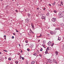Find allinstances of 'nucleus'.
<instances>
[{"label": "nucleus", "instance_id": "f257e3e1", "mask_svg": "<svg viewBox=\"0 0 64 64\" xmlns=\"http://www.w3.org/2000/svg\"><path fill=\"white\" fill-rule=\"evenodd\" d=\"M58 15L60 18H61L63 16V14L61 12H60L58 13Z\"/></svg>", "mask_w": 64, "mask_h": 64}, {"label": "nucleus", "instance_id": "f03ea898", "mask_svg": "<svg viewBox=\"0 0 64 64\" xmlns=\"http://www.w3.org/2000/svg\"><path fill=\"white\" fill-rule=\"evenodd\" d=\"M56 18H53L52 19V22H56Z\"/></svg>", "mask_w": 64, "mask_h": 64}, {"label": "nucleus", "instance_id": "7ed1b4c3", "mask_svg": "<svg viewBox=\"0 0 64 64\" xmlns=\"http://www.w3.org/2000/svg\"><path fill=\"white\" fill-rule=\"evenodd\" d=\"M48 63H52L53 61L52 60L50 59H49L48 60Z\"/></svg>", "mask_w": 64, "mask_h": 64}, {"label": "nucleus", "instance_id": "20e7f679", "mask_svg": "<svg viewBox=\"0 0 64 64\" xmlns=\"http://www.w3.org/2000/svg\"><path fill=\"white\" fill-rule=\"evenodd\" d=\"M48 45L49 46H50L51 44H52V42L51 41H50L48 43Z\"/></svg>", "mask_w": 64, "mask_h": 64}, {"label": "nucleus", "instance_id": "39448f33", "mask_svg": "<svg viewBox=\"0 0 64 64\" xmlns=\"http://www.w3.org/2000/svg\"><path fill=\"white\" fill-rule=\"evenodd\" d=\"M41 19H44V20H46V18L45 16H42L41 18Z\"/></svg>", "mask_w": 64, "mask_h": 64}, {"label": "nucleus", "instance_id": "423d86ee", "mask_svg": "<svg viewBox=\"0 0 64 64\" xmlns=\"http://www.w3.org/2000/svg\"><path fill=\"white\" fill-rule=\"evenodd\" d=\"M53 61L54 62V63H56V64H57V63H58L57 62H56V61L55 59L53 60Z\"/></svg>", "mask_w": 64, "mask_h": 64}, {"label": "nucleus", "instance_id": "0eeeda50", "mask_svg": "<svg viewBox=\"0 0 64 64\" xmlns=\"http://www.w3.org/2000/svg\"><path fill=\"white\" fill-rule=\"evenodd\" d=\"M34 46V45H33V44H31L30 46V47L31 48H33Z\"/></svg>", "mask_w": 64, "mask_h": 64}, {"label": "nucleus", "instance_id": "6e6552de", "mask_svg": "<svg viewBox=\"0 0 64 64\" xmlns=\"http://www.w3.org/2000/svg\"><path fill=\"white\" fill-rule=\"evenodd\" d=\"M30 33H33V34H34V32H33V31H32V30L31 29V28H30Z\"/></svg>", "mask_w": 64, "mask_h": 64}, {"label": "nucleus", "instance_id": "1a4fd4ad", "mask_svg": "<svg viewBox=\"0 0 64 64\" xmlns=\"http://www.w3.org/2000/svg\"><path fill=\"white\" fill-rule=\"evenodd\" d=\"M58 40H59V41H60L61 40V38L59 37H58Z\"/></svg>", "mask_w": 64, "mask_h": 64}, {"label": "nucleus", "instance_id": "9d476101", "mask_svg": "<svg viewBox=\"0 0 64 64\" xmlns=\"http://www.w3.org/2000/svg\"><path fill=\"white\" fill-rule=\"evenodd\" d=\"M32 24H33V23H32L31 24V26H32V28H34V25H32Z\"/></svg>", "mask_w": 64, "mask_h": 64}, {"label": "nucleus", "instance_id": "9b49d317", "mask_svg": "<svg viewBox=\"0 0 64 64\" xmlns=\"http://www.w3.org/2000/svg\"><path fill=\"white\" fill-rule=\"evenodd\" d=\"M46 42V40H43V43L44 44H45Z\"/></svg>", "mask_w": 64, "mask_h": 64}, {"label": "nucleus", "instance_id": "f8f14e48", "mask_svg": "<svg viewBox=\"0 0 64 64\" xmlns=\"http://www.w3.org/2000/svg\"><path fill=\"white\" fill-rule=\"evenodd\" d=\"M4 40H6V36L4 35Z\"/></svg>", "mask_w": 64, "mask_h": 64}, {"label": "nucleus", "instance_id": "ddd939ff", "mask_svg": "<svg viewBox=\"0 0 64 64\" xmlns=\"http://www.w3.org/2000/svg\"><path fill=\"white\" fill-rule=\"evenodd\" d=\"M45 53L46 54H48V50H47L46 49V51L45 52Z\"/></svg>", "mask_w": 64, "mask_h": 64}, {"label": "nucleus", "instance_id": "4468645a", "mask_svg": "<svg viewBox=\"0 0 64 64\" xmlns=\"http://www.w3.org/2000/svg\"><path fill=\"white\" fill-rule=\"evenodd\" d=\"M55 53H56V56H57V55H58V52L57 51H56Z\"/></svg>", "mask_w": 64, "mask_h": 64}, {"label": "nucleus", "instance_id": "2eb2a0df", "mask_svg": "<svg viewBox=\"0 0 64 64\" xmlns=\"http://www.w3.org/2000/svg\"><path fill=\"white\" fill-rule=\"evenodd\" d=\"M34 63H35V61H33L32 62L31 64H34Z\"/></svg>", "mask_w": 64, "mask_h": 64}, {"label": "nucleus", "instance_id": "dca6fc26", "mask_svg": "<svg viewBox=\"0 0 64 64\" xmlns=\"http://www.w3.org/2000/svg\"><path fill=\"white\" fill-rule=\"evenodd\" d=\"M60 25H61V26H62L63 27V26H64V24H60Z\"/></svg>", "mask_w": 64, "mask_h": 64}, {"label": "nucleus", "instance_id": "f3484780", "mask_svg": "<svg viewBox=\"0 0 64 64\" xmlns=\"http://www.w3.org/2000/svg\"><path fill=\"white\" fill-rule=\"evenodd\" d=\"M26 21L27 22H28L29 21V19H28V18H26Z\"/></svg>", "mask_w": 64, "mask_h": 64}, {"label": "nucleus", "instance_id": "a211bd4d", "mask_svg": "<svg viewBox=\"0 0 64 64\" xmlns=\"http://www.w3.org/2000/svg\"><path fill=\"white\" fill-rule=\"evenodd\" d=\"M25 42L26 43H28V41L27 40H25Z\"/></svg>", "mask_w": 64, "mask_h": 64}, {"label": "nucleus", "instance_id": "6ab92c4d", "mask_svg": "<svg viewBox=\"0 0 64 64\" xmlns=\"http://www.w3.org/2000/svg\"><path fill=\"white\" fill-rule=\"evenodd\" d=\"M8 60H10H10H11V58H8Z\"/></svg>", "mask_w": 64, "mask_h": 64}, {"label": "nucleus", "instance_id": "aec40b11", "mask_svg": "<svg viewBox=\"0 0 64 64\" xmlns=\"http://www.w3.org/2000/svg\"><path fill=\"white\" fill-rule=\"evenodd\" d=\"M46 15L47 16H49V13L48 12V13H47Z\"/></svg>", "mask_w": 64, "mask_h": 64}, {"label": "nucleus", "instance_id": "412c9836", "mask_svg": "<svg viewBox=\"0 0 64 64\" xmlns=\"http://www.w3.org/2000/svg\"><path fill=\"white\" fill-rule=\"evenodd\" d=\"M28 17H30V14H28Z\"/></svg>", "mask_w": 64, "mask_h": 64}, {"label": "nucleus", "instance_id": "4be33fe9", "mask_svg": "<svg viewBox=\"0 0 64 64\" xmlns=\"http://www.w3.org/2000/svg\"><path fill=\"white\" fill-rule=\"evenodd\" d=\"M4 51L5 52H8V51L5 50H4Z\"/></svg>", "mask_w": 64, "mask_h": 64}, {"label": "nucleus", "instance_id": "5701e85b", "mask_svg": "<svg viewBox=\"0 0 64 64\" xmlns=\"http://www.w3.org/2000/svg\"><path fill=\"white\" fill-rule=\"evenodd\" d=\"M50 34H54V32H50Z\"/></svg>", "mask_w": 64, "mask_h": 64}, {"label": "nucleus", "instance_id": "b1692460", "mask_svg": "<svg viewBox=\"0 0 64 64\" xmlns=\"http://www.w3.org/2000/svg\"><path fill=\"white\" fill-rule=\"evenodd\" d=\"M42 37V35L41 34H40V36H38V37Z\"/></svg>", "mask_w": 64, "mask_h": 64}, {"label": "nucleus", "instance_id": "393cba45", "mask_svg": "<svg viewBox=\"0 0 64 64\" xmlns=\"http://www.w3.org/2000/svg\"><path fill=\"white\" fill-rule=\"evenodd\" d=\"M42 50H43V49L42 48L40 49V51H42Z\"/></svg>", "mask_w": 64, "mask_h": 64}, {"label": "nucleus", "instance_id": "a878e982", "mask_svg": "<svg viewBox=\"0 0 64 64\" xmlns=\"http://www.w3.org/2000/svg\"><path fill=\"white\" fill-rule=\"evenodd\" d=\"M54 45V43H52V44H51V46H53Z\"/></svg>", "mask_w": 64, "mask_h": 64}, {"label": "nucleus", "instance_id": "bb28decb", "mask_svg": "<svg viewBox=\"0 0 64 64\" xmlns=\"http://www.w3.org/2000/svg\"><path fill=\"white\" fill-rule=\"evenodd\" d=\"M39 56L40 57H42V54H39Z\"/></svg>", "mask_w": 64, "mask_h": 64}, {"label": "nucleus", "instance_id": "cd10ccee", "mask_svg": "<svg viewBox=\"0 0 64 64\" xmlns=\"http://www.w3.org/2000/svg\"><path fill=\"white\" fill-rule=\"evenodd\" d=\"M47 50H49V48L48 47L47 48Z\"/></svg>", "mask_w": 64, "mask_h": 64}, {"label": "nucleus", "instance_id": "c85d7f7f", "mask_svg": "<svg viewBox=\"0 0 64 64\" xmlns=\"http://www.w3.org/2000/svg\"><path fill=\"white\" fill-rule=\"evenodd\" d=\"M15 63H16V64H18V61H16L15 62Z\"/></svg>", "mask_w": 64, "mask_h": 64}, {"label": "nucleus", "instance_id": "c756f323", "mask_svg": "<svg viewBox=\"0 0 64 64\" xmlns=\"http://www.w3.org/2000/svg\"><path fill=\"white\" fill-rule=\"evenodd\" d=\"M54 13H57V11L56 10H54Z\"/></svg>", "mask_w": 64, "mask_h": 64}, {"label": "nucleus", "instance_id": "7c9ffc66", "mask_svg": "<svg viewBox=\"0 0 64 64\" xmlns=\"http://www.w3.org/2000/svg\"><path fill=\"white\" fill-rule=\"evenodd\" d=\"M47 35L48 36H50V34H47Z\"/></svg>", "mask_w": 64, "mask_h": 64}, {"label": "nucleus", "instance_id": "2f4dec72", "mask_svg": "<svg viewBox=\"0 0 64 64\" xmlns=\"http://www.w3.org/2000/svg\"><path fill=\"white\" fill-rule=\"evenodd\" d=\"M61 2V3L62 5H63V2Z\"/></svg>", "mask_w": 64, "mask_h": 64}, {"label": "nucleus", "instance_id": "473e14b6", "mask_svg": "<svg viewBox=\"0 0 64 64\" xmlns=\"http://www.w3.org/2000/svg\"><path fill=\"white\" fill-rule=\"evenodd\" d=\"M33 55L34 56H36V53L34 54H33Z\"/></svg>", "mask_w": 64, "mask_h": 64}, {"label": "nucleus", "instance_id": "72a5a7b5", "mask_svg": "<svg viewBox=\"0 0 64 64\" xmlns=\"http://www.w3.org/2000/svg\"><path fill=\"white\" fill-rule=\"evenodd\" d=\"M27 50H28V51H30V49L28 48L27 49Z\"/></svg>", "mask_w": 64, "mask_h": 64}, {"label": "nucleus", "instance_id": "f704fd0d", "mask_svg": "<svg viewBox=\"0 0 64 64\" xmlns=\"http://www.w3.org/2000/svg\"><path fill=\"white\" fill-rule=\"evenodd\" d=\"M22 60H24V58L23 57H22Z\"/></svg>", "mask_w": 64, "mask_h": 64}, {"label": "nucleus", "instance_id": "c9c22d12", "mask_svg": "<svg viewBox=\"0 0 64 64\" xmlns=\"http://www.w3.org/2000/svg\"><path fill=\"white\" fill-rule=\"evenodd\" d=\"M12 39H14V36H12Z\"/></svg>", "mask_w": 64, "mask_h": 64}, {"label": "nucleus", "instance_id": "e433bc0d", "mask_svg": "<svg viewBox=\"0 0 64 64\" xmlns=\"http://www.w3.org/2000/svg\"><path fill=\"white\" fill-rule=\"evenodd\" d=\"M49 6H51V5L50 4H49Z\"/></svg>", "mask_w": 64, "mask_h": 64}, {"label": "nucleus", "instance_id": "4c0bfd02", "mask_svg": "<svg viewBox=\"0 0 64 64\" xmlns=\"http://www.w3.org/2000/svg\"><path fill=\"white\" fill-rule=\"evenodd\" d=\"M64 48V45H63V46L62 50H63V49Z\"/></svg>", "mask_w": 64, "mask_h": 64}, {"label": "nucleus", "instance_id": "58836bf2", "mask_svg": "<svg viewBox=\"0 0 64 64\" xmlns=\"http://www.w3.org/2000/svg\"><path fill=\"white\" fill-rule=\"evenodd\" d=\"M53 4H54H54H55V2H54Z\"/></svg>", "mask_w": 64, "mask_h": 64}, {"label": "nucleus", "instance_id": "ea45409f", "mask_svg": "<svg viewBox=\"0 0 64 64\" xmlns=\"http://www.w3.org/2000/svg\"><path fill=\"white\" fill-rule=\"evenodd\" d=\"M16 32H19V31L18 30H16Z\"/></svg>", "mask_w": 64, "mask_h": 64}, {"label": "nucleus", "instance_id": "a19ab883", "mask_svg": "<svg viewBox=\"0 0 64 64\" xmlns=\"http://www.w3.org/2000/svg\"><path fill=\"white\" fill-rule=\"evenodd\" d=\"M13 34V35H16V34H15V33H14Z\"/></svg>", "mask_w": 64, "mask_h": 64}, {"label": "nucleus", "instance_id": "79ce46f5", "mask_svg": "<svg viewBox=\"0 0 64 64\" xmlns=\"http://www.w3.org/2000/svg\"><path fill=\"white\" fill-rule=\"evenodd\" d=\"M1 58L2 59V58H3V57H2V56H0V58Z\"/></svg>", "mask_w": 64, "mask_h": 64}, {"label": "nucleus", "instance_id": "37998d69", "mask_svg": "<svg viewBox=\"0 0 64 64\" xmlns=\"http://www.w3.org/2000/svg\"><path fill=\"white\" fill-rule=\"evenodd\" d=\"M45 9H46V8H44V9H43V10H45Z\"/></svg>", "mask_w": 64, "mask_h": 64}, {"label": "nucleus", "instance_id": "c03bdc74", "mask_svg": "<svg viewBox=\"0 0 64 64\" xmlns=\"http://www.w3.org/2000/svg\"><path fill=\"white\" fill-rule=\"evenodd\" d=\"M12 54L11 53H10L9 54V55H11Z\"/></svg>", "mask_w": 64, "mask_h": 64}, {"label": "nucleus", "instance_id": "a18cd8bd", "mask_svg": "<svg viewBox=\"0 0 64 64\" xmlns=\"http://www.w3.org/2000/svg\"><path fill=\"white\" fill-rule=\"evenodd\" d=\"M29 45V44H26V45L25 46H26V45Z\"/></svg>", "mask_w": 64, "mask_h": 64}, {"label": "nucleus", "instance_id": "49530a36", "mask_svg": "<svg viewBox=\"0 0 64 64\" xmlns=\"http://www.w3.org/2000/svg\"><path fill=\"white\" fill-rule=\"evenodd\" d=\"M5 58L6 59H7V58L6 57H5Z\"/></svg>", "mask_w": 64, "mask_h": 64}, {"label": "nucleus", "instance_id": "de8ad7c7", "mask_svg": "<svg viewBox=\"0 0 64 64\" xmlns=\"http://www.w3.org/2000/svg\"><path fill=\"white\" fill-rule=\"evenodd\" d=\"M55 30H59V29H57V28H55Z\"/></svg>", "mask_w": 64, "mask_h": 64}, {"label": "nucleus", "instance_id": "09e8293b", "mask_svg": "<svg viewBox=\"0 0 64 64\" xmlns=\"http://www.w3.org/2000/svg\"><path fill=\"white\" fill-rule=\"evenodd\" d=\"M18 45H19V46H21V45H20V44H18Z\"/></svg>", "mask_w": 64, "mask_h": 64}, {"label": "nucleus", "instance_id": "8fccbe9b", "mask_svg": "<svg viewBox=\"0 0 64 64\" xmlns=\"http://www.w3.org/2000/svg\"><path fill=\"white\" fill-rule=\"evenodd\" d=\"M44 15V14H41V15H42V16H43V15Z\"/></svg>", "mask_w": 64, "mask_h": 64}, {"label": "nucleus", "instance_id": "3c124183", "mask_svg": "<svg viewBox=\"0 0 64 64\" xmlns=\"http://www.w3.org/2000/svg\"><path fill=\"white\" fill-rule=\"evenodd\" d=\"M22 58V56H20V58Z\"/></svg>", "mask_w": 64, "mask_h": 64}, {"label": "nucleus", "instance_id": "603ef678", "mask_svg": "<svg viewBox=\"0 0 64 64\" xmlns=\"http://www.w3.org/2000/svg\"><path fill=\"white\" fill-rule=\"evenodd\" d=\"M16 12H18V11H17V10H16Z\"/></svg>", "mask_w": 64, "mask_h": 64}, {"label": "nucleus", "instance_id": "864d4df0", "mask_svg": "<svg viewBox=\"0 0 64 64\" xmlns=\"http://www.w3.org/2000/svg\"><path fill=\"white\" fill-rule=\"evenodd\" d=\"M37 10H39V8H37Z\"/></svg>", "mask_w": 64, "mask_h": 64}, {"label": "nucleus", "instance_id": "5fc2aeb1", "mask_svg": "<svg viewBox=\"0 0 64 64\" xmlns=\"http://www.w3.org/2000/svg\"><path fill=\"white\" fill-rule=\"evenodd\" d=\"M38 42H40V40H39L38 41Z\"/></svg>", "mask_w": 64, "mask_h": 64}, {"label": "nucleus", "instance_id": "6e6d98bb", "mask_svg": "<svg viewBox=\"0 0 64 64\" xmlns=\"http://www.w3.org/2000/svg\"><path fill=\"white\" fill-rule=\"evenodd\" d=\"M21 52H22V50H21Z\"/></svg>", "mask_w": 64, "mask_h": 64}, {"label": "nucleus", "instance_id": "4d7b16f0", "mask_svg": "<svg viewBox=\"0 0 64 64\" xmlns=\"http://www.w3.org/2000/svg\"><path fill=\"white\" fill-rule=\"evenodd\" d=\"M44 44H42V46H43L44 45H45V44H44Z\"/></svg>", "mask_w": 64, "mask_h": 64}, {"label": "nucleus", "instance_id": "13d9d810", "mask_svg": "<svg viewBox=\"0 0 64 64\" xmlns=\"http://www.w3.org/2000/svg\"><path fill=\"white\" fill-rule=\"evenodd\" d=\"M0 54H1V52H0Z\"/></svg>", "mask_w": 64, "mask_h": 64}, {"label": "nucleus", "instance_id": "bf43d9fd", "mask_svg": "<svg viewBox=\"0 0 64 64\" xmlns=\"http://www.w3.org/2000/svg\"><path fill=\"white\" fill-rule=\"evenodd\" d=\"M0 1H3V0H0Z\"/></svg>", "mask_w": 64, "mask_h": 64}, {"label": "nucleus", "instance_id": "052dcab7", "mask_svg": "<svg viewBox=\"0 0 64 64\" xmlns=\"http://www.w3.org/2000/svg\"><path fill=\"white\" fill-rule=\"evenodd\" d=\"M60 6H61V4H60Z\"/></svg>", "mask_w": 64, "mask_h": 64}, {"label": "nucleus", "instance_id": "680f3d73", "mask_svg": "<svg viewBox=\"0 0 64 64\" xmlns=\"http://www.w3.org/2000/svg\"><path fill=\"white\" fill-rule=\"evenodd\" d=\"M36 56V57L38 56Z\"/></svg>", "mask_w": 64, "mask_h": 64}, {"label": "nucleus", "instance_id": "e2e57ef3", "mask_svg": "<svg viewBox=\"0 0 64 64\" xmlns=\"http://www.w3.org/2000/svg\"><path fill=\"white\" fill-rule=\"evenodd\" d=\"M62 12H64V11Z\"/></svg>", "mask_w": 64, "mask_h": 64}, {"label": "nucleus", "instance_id": "0e129e2a", "mask_svg": "<svg viewBox=\"0 0 64 64\" xmlns=\"http://www.w3.org/2000/svg\"><path fill=\"white\" fill-rule=\"evenodd\" d=\"M12 1H14V0H12Z\"/></svg>", "mask_w": 64, "mask_h": 64}, {"label": "nucleus", "instance_id": "69168bd1", "mask_svg": "<svg viewBox=\"0 0 64 64\" xmlns=\"http://www.w3.org/2000/svg\"><path fill=\"white\" fill-rule=\"evenodd\" d=\"M23 21V20H22V21Z\"/></svg>", "mask_w": 64, "mask_h": 64}, {"label": "nucleus", "instance_id": "338daca9", "mask_svg": "<svg viewBox=\"0 0 64 64\" xmlns=\"http://www.w3.org/2000/svg\"><path fill=\"white\" fill-rule=\"evenodd\" d=\"M37 52H39V51H37Z\"/></svg>", "mask_w": 64, "mask_h": 64}]
</instances>
